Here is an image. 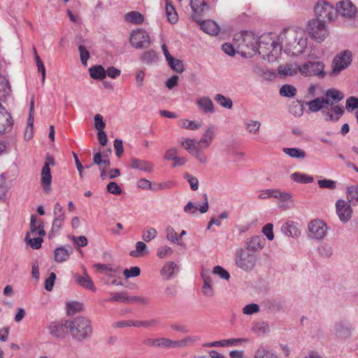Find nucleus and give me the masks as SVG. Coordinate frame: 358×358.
<instances>
[{
  "label": "nucleus",
  "instance_id": "nucleus-10",
  "mask_svg": "<svg viewBox=\"0 0 358 358\" xmlns=\"http://www.w3.org/2000/svg\"><path fill=\"white\" fill-rule=\"evenodd\" d=\"M308 236L315 240H322L327 236V227L324 222L316 219L308 224Z\"/></svg>",
  "mask_w": 358,
  "mask_h": 358
},
{
  "label": "nucleus",
  "instance_id": "nucleus-13",
  "mask_svg": "<svg viewBox=\"0 0 358 358\" xmlns=\"http://www.w3.org/2000/svg\"><path fill=\"white\" fill-rule=\"evenodd\" d=\"M336 15L340 14L341 16L352 18L357 13L356 7L350 0H343L337 3Z\"/></svg>",
  "mask_w": 358,
  "mask_h": 358
},
{
  "label": "nucleus",
  "instance_id": "nucleus-25",
  "mask_svg": "<svg viewBox=\"0 0 358 358\" xmlns=\"http://www.w3.org/2000/svg\"><path fill=\"white\" fill-rule=\"evenodd\" d=\"M29 233H31L32 234H38L41 236H44L45 235L43 222L41 219L37 220L36 215H31Z\"/></svg>",
  "mask_w": 358,
  "mask_h": 358
},
{
  "label": "nucleus",
  "instance_id": "nucleus-42",
  "mask_svg": "<svg viewBox=\"0 0 358 358\" xmlns=\"http://www.w3.org/2000/svg\"><path fill=\"white\" fill-rule=\"evenodd\" d=\"M125 20L133 24H140L143 22L144 17L138 11H131L125 15Z\"/></svg>",
  "mask_w": 358,
  "mask_h": 358
},
{
  "label": "nucleus",
  "instance_id": "nucleus-19",
  "mask_svg": "<svg viewBox=\"0 0 358 358\" xmlns=\"http://www.w3.org/2000/svg\"><path fill=\"white\" fill-rule=\"evenodd\" d=\"M206 12L203 13L201 17H200V21L196 22L200 24V27L204 32L212 36H216L220 32V27L217 23L213 20L202 21V17Z\"/></svg>",
  "mask_w": 358,
  "mask_h": 358
},
{
  "label": "nucleus",
  "instance_id": "nucleus-31",
  "mask_svg": "<svg viewBox=\"0 0 358 358\" xmlns=\"http://www.w3.org/2000/svg\"><path fill=\"white\" fill-rule=\"evenodd\" d=\"M215 136L214 127L210 126L203 134L201 140L199 141V145L202 148H207L211 144L213 139Z\"/></svg>",
  "mask_w": 358,
  "mask_h": 358
},
{
  "label": "nucleus",
  "instance_id": "nucleus-46",
  "mask_svg": "<svg viewBox=\"0 0 358 358\" xmlns=\"http://www.w3.org/2000/svg\"><path fill=\"white\" fill-rule=\"evenodd\" d=\"M290 177L292 180L299 183H310L313 181V178L312 176L299 172L292 173Z\"/></svg>",
  "mask_w": 358,
  "mask_h": 358
},
{
  "label": "nucleus",
  "instance_id": "nucleus-11",
  "mask_svg": "<svg viewBox=\"0 0 358 358\" xmlns=\"http://www.w3.org/2000/svg\"><path fill=\"white\" fill-rule=\"evenodd\" d=\"M236 40L239 42L236 45L237 51L240 52L242 55H245L248 50L251 49L254 50L256 48L254 41L255 38L247 33L238 36Z\"/></svg>",
  "mask_w": 358,
  "mask_h": 358
},
{
  "label": "nucleus",
  "instance_id": "nucleus-27",
  "mask_svg": "<svg viewBox=\"0 0 358 358\" xmlns=\"http://www.w3.org/2000/svg\"><path fill=\"white\" fill-rule=\"evenodd\" d=\"M247 338H230L224 339L212 343H206L205 345L208 347H225V346H233L237 345L242 343H246Z\"/></svg>",
  "mask_w": 358,
  "mask_h": 358
},
{
  "label": "nucleus",
  "instance_id": "nucleus-3",
  "mask_svg": "<svg viewBox=\"0 0 358 358\" xmlns=\"http://www.w3.org/2000/svg\"><path fill=\"white\" fill-rule=\"evenodd\" d=\"M257 255L245 248L239 250L236 255V265L245 271H251L257 264Z\"/></svg>",
  "mask_w": 358,
  "mask_h": 358
},
{
  "label": "nucleus",
  "instance_id": "nucleus-50",
  "mask_svg": "<svg viewBox=\"0 0 358 358\" xmlns=\"http://www.w3.org/2000/svg\"><path fill=\"white\" fill-rule=\"evenodd\" d=\"M157 59V53L153 50H149L148 51H145L141 55V61L145 64H152Z\"/></svg>",
  "mask_w": 358,
  "mask_h": 358
},
{
  "label": "nucleus",
  "instance_id": "nucleus-40",
  "mask_svg": "<svg viewBox=\"0 0 358 358\" xmlns=\"http://www.w3.org/2000/svg\"><path fill=\"white\" fill-rule=\"evenodd\" d=\"M306 104L308 106L310 112L315 113L323 109L326 103L324 98L322 97L316 98L309 102H307Z\"/></svg>",
  "mask_w": 358,
  "mask_h": 358
},
{
  "label": "nucleus",
  "instance_id": "nucleus-26",
  "mask_svg": "<svg viewBox=\"0 0 358 358\" xmlns=\"http://www.w3.org/2000/svg\"><path fill=\"white\" fill-rule=\"evenodd\" d=\"M326 105L332 106L334 103H338L344 98L343 94L336 90L329 89L325 93V97H323Z\"/></svg>",
  "mask_w": 358,
  "mask_h": 358
},
{
  "label": "nucleus",
  "instance_id": "nucleus-28",
  "mask_svg": "<svg viewBox=\"0 0 358 358\" xmlns=\"http://www.w3.org/2000/svg\"><path fill=\"white\" fill-rule=\"evenodd\" d=\"M73 252V249L71 247H59L57 248L54 251L55 261L57 263H62L69 259V256Z\"/></svg>",
  "mask_w": 358,
  "mask_h": 358
},
{
  "label": "nucleus",
  "instance_id": "nucleus-34",
  "mask_svg": "<svg viewBox=\"0 0 358 358\" xmlns=\"http://www.w3.org/2000/svg\"><path fill=\"white\" fill-rule=\"evenodd\" d=\"M203 280V285L202 287V293L208 298H211L214 296L215 292L212 287L213 280L210 275L202 274Z\"/></svg>",
  "mask_w": 358,
  "mask_h": 358
},
{
  "label": "nucleus",
  "instance_id": "nucleus-54",
  "mask_svg": "<svg viewBox=\"0 0 358 358\" xmlns=\"http://www.w3.org/2000/svg\"><path fill=\"white\" fill-rule=\"evenodd\" d=\"M215 101L217 102L221 106L230 109L232 108L233 102L231 99L225 97L224 95L218 94H216Z\"/></svg>",
  "mask_w": 358,
  "mask_h": 358
},
{
  "label": "nucleus",
  "instance_id": "nucleus-62",
  "mask_svg": "<svg viewBox=\"0 0 358 358\" xmlns=\"http://www.w3.org/2000/svg\"><path fill=\"white\" fill-rule=\"evenodd\" d=\"M213 273L222 279L228 280L230 278L229 273L220 266H215Z\"/></svg>",
  "mask_w": 358,
  "mask_h": 358
},
{
  "label": "nucleus",
  "instance_id": "nucleus-15",
  "mask_svg": "<svg viewBox=\"0 0 358 358\" xmlns=\"http://www.w3.org/2000/svg\"><path fill=\"white\" fill-rule=\"evenodd\" d=\"M93 163L98 165L100 171V178L102 180L106 179V169L110 166V162L107 155H102L100 152L94 154Z\"/></svg>",
  "mask_w": 358,
  "mask_h": 358
},
{
  "label": "nucleus",
  "instance_id": "nucleus-39",
  "mask_svg": "<svg viewBox=\"0 0 358 358\" xmlns=\"http://www.w3.org/2000/svg\"><path fill=\"white\" fill-rule=\"evenodd\" d=\"M166 13L168 20L171 24H175L178 21V15L175 10L174 6L172 5L171 0H166Z\"/></svg>",
  "mask_w": 358,
  "mask_h": 358
},
{
  "label": "nucleus",
  "instance_id": "nucleus-52",
  "mask_svg": "<svg viewBox=\"0 0 358 358\" xmlns=\"http://www.w3.org/2000/svg\"><path fill=\"white\" fill-rule=\"evenodd\" d=\"M68 315H75L83 308V304L77 301L69 302L66 305Z\"/></svg>",
  "mask_w": 358,
  "mask_h": 358
},
{
  "label": "nucleus",
  "instance_id": "nucleus-23",
  "mask_svg": "<svg viewBox=\"0 0 358 358\" xmlns=\"http://www.w3.org/2000/svg\"><path fill=\"white\" fill-rule=\"evenodd\" d=\"M205 202L201 205L199 208L196 203L189 201L187 203V205L184 207V211L186 213L194 215L199 210L201 213H205L208 211L209 208L208 201L207 195L204 194Z\"/></svg>",
  "mask_w": 358,
  "mask_h": 358
},
{
  "label": "nucleus",
  "instance_id": "nucleus-33",
  "mask_svg": "<svg viewBox=\"0 0 358 358\" xmlns=\"http://www.w3.org/2000/svg\"><path fill=\"white\" fill-rule=\"evenodd\" d=\"M299 72V66L294 64H286L278 67V73L282 76H292Z\"/></svg>",
  "mask_w": 358,
  "mask_h": 358
},
{
  "label": "nucleus",
  "instance_id": "nucleus-53",
  "mask_svg": "<svg viewBox=\"0 0 358 358\" xmlns=\"http://www.w3.org/2000/svg\"><path fill=\"white\" fill-rule=\"evenodd\" d=\"M169 66L177 73H182L184 71V65L181 60L174 57L167 61Z\"/></svg>",
  "mask_w": 358,
  "mask_h": 358
},
{
  "label": "nucleus",
  "instance_id": "nucleus-45",
  "mask_svg": "<svg viewBox=\"0 0 358 358\" xmlns=\"http://www.w3.org/2000/svg\"><path fill=\"white\" fill-rule=\"evenodd\" d=\"M348 202L353 205L358 204V185H352L347 187Z\"/></svg>",
  "mask_w": 358,
  "mask_h": 358
},
{
  "label": "nucleus",
  "instance_id": "nucleus-55",
  "mask_svg": "<svg viewBox=\"0 0 358 358\" xmlns=\"http://www.w3.org/2000/svg\"><path fill=\"white\" fill-rule=\"evenodd\" d=\"M112 296L108 299V301H116L120 303H128L129 296L127 295L125 292L117 293H111Z\"/></svg>",
  "mask_w": 358,
  "mask_h": 358
},
{
  "label": "nucleus",
  "instance_id": "nucleus-5",
  "mask_svg": "<svg viewBox=\"0 0 358 358\" xmlns=\"http://www.w3.org/2000/svg\"><path fill=\"white\" fill-rule=\"evenodd\" d=\"M300 73L306 77L317 76L323 78L326 76L324 64L320 61H308L299 66Z\"/></svg>",
  "mask_w": 358,
  "mask_h": 358
},
{
  "label": "nucleus",
  "instance_id": "nucleus-36",
  "mask_svg": "<svg viewBox=\"0 0 358 358\" xmlns=\"http://www.w3.org/2000/svg\"><path fill=\"white\" fill-rule=\"evenodd\" d=\"M199 108L205 113H213L214 106L212 100L206 96L201 97L197 100Z\"/></svg>",
  "mask_w": 358,
  "mask_h": 358
},
{
  "label": "nucleus",
  "instance_id": "nucleus-32",
  "mask_svg": "<svg viewBox=\"0 0 358 358\" xmlns=\"http://www.w3.org/2000/svg\"><path fill=\"white\" fill-rule=\"evenodd\" d=\"M34 108H30L29 117L27 121V127L24 133V138L29 140L34 136Z\"/></svg>",
  "mask_w": 358,
  "mask_h": 358
},
{
  "label": "nucleus",
  "instance_id": "nucleus-21",
  "mask_svg": "<svg viewBox=\"0 0 358 358\" xmlns=\"http://www.w3.org/2000/svg\"><path fill=\"white\" fill-rule=\"evenodd\" d=\"M266 240L262 236H255L248 239L245 243V249L255 252L264 248Z\"/></svg>",
  "mask_w": 358,
  "mask_h": 358
},
{
  "label": "nucleus",
  "instance_id": "nucleus-37",
  "mask_svg": "<svg viewBox=\"0 0 358 358\" xmlns=\"http://www.w3.org/2000/svg\"><path fill=\"white\" fill-rule=\"evenodd\" d=\"M255 358H278L276 352L264 346H260L255 352Z\"/></svg>",
  "mask_w": 358,
  "mask_h": 358
},
{
  "label": "nucleus",
  "instance_id": "nucleus-14",
  "mask_svg": "<svg viewBox=\"0 0 358 358\" xmlns=\"http://www.w3.org/2000/svg\"><path fill=\"white\" fill-rule=\"evenodd\" d=\"M190 6L193 11L192 18L198 22L200 21L203 13L210 10V6L206 0H191Z\"/></svg>",
  "mask_w": 358,
  "mask_h": 358
},
{
  "label": "nucleus",
  "instance_id": "nucleus-38",
  "mask_svg": "<svg viewBox=\"0 0 358 358\" xmlns=\"http://www.w3.org/2000/svg\"><path fill=\"white\" fill-rule=\"evenodd\" d=\"M90 76L96 80H103L106 77L105 69L101 65L93 66L89 69Z\"/></svg>",
  "mask_w": 358,
  "mask_h": 358
},
{
  "label": "nucleus",
  "instance_id": "nucleus-44",
  "mask_svg": "<svg viewBox=\"0 0 358 358\" xmlns=\"http://www.w3.org/2000/svg\"><path fill=\"white\" fill-rule=\"evenodd\" d=\"M24 241L29 244V245L32 249L38 250L41 248L43 239L41 236L36 238H31L30 233L27 232Z\"/></svg>",
  "mask_w": 358,
  "mask_h": 358
},
{
  "label": "nucleus",
  "instance_id": "nucleus-43",
  "mask_svg": "<svg viewBox=\"0 0 358 358\" xmlns=\"http://www.w3.org/2000/svg\"><path fill=\"white\" fill-rule=\"evenodd\" d=\"M283 152L292 158L304 159L306 157L305 151L297 148H285Z\"/></svg>",
  "mask_w": 358,
  "mask_h": 358
},
{
  "label": "nucleus",
  "instance_id": "nucleus-48",
  "mask_svg": "<svg viewBox=\"0 0 358 358\" xmlns=\"http://www.w3.org/2000/svg\"><path fill=\"white\" fill-rule=\"evenodd\" d=\"M157 348H177V343L176 341H173L167 338H157Z\"/></svg>",
  "mask_w": 358,
  "mask_h": 358
},
{
  "label": "nucleus",
  "instance_id": "nucleus-16",
  "mask_svg": "<svg viewBox=\"0 0 358 358\" xmlns=\"http://www.w3.org/2000/svg\"><path fill=\"white\" fill-rule=\"evenodd\" d=\"M15 180L14 176H10L8 172L2 173L0 175V199H3L6 196Z\"/></svg>",
  "mask_w": 358,
  "mask_h": 358
},
{
  "label": "nucleus",
  "instance_id": "nucleus-29",
  "mask_svg": "<svg viewBox=\"0 0 358 358\" xmlns=\"http://www.w3.org/2000/svg\"><path fill=\"white\" fill-rule=\"evenodd\" d=\"M202 148L199 145V142H194L187 151L193 157H194L200 163L206 164L208 162L207 157L201 150Z\"/></svg>",
  "mask_w": 358,
  "mask_h": 358
},
{
  "label": "nucleus",
  "instance_id": "nucleus-18",
  "mask_svg": "<svg viewBox=\"0 0 358 358\" xmlns=\"http://www.w3.org/2000/svg\"><path fill=\"white\" fill-rule=\"evenodd\" d=\"M11 116L0 103V134L10 130L12 127Z\"/></svg>",
  "mask_w": 358,
  "mask_h": 358
},
{
  "label": "nucleus",
  "instance_id": "nucleus-7",
  "mask_svg": "<svg viewBox=\"0 0 358 358\" xmlns=\"http://www.w3.org/2000/svg\"><path fill=\"white\" fill-rule=\"evenodd\" d=\"M352 55L348 50H344L336 56L332 62V70L330 72L331 76H338L343 70L348 68L352 62Z\"/></svg>",
  "mask_w": 358,
  "mask_h": 358
},
{
  "label": "nucleus",
  "instance_id": "nucleus-20",
  "mask_svg": "<svg viewBox=\"0 0 358 358\" xmlns=\"http://www.w3.org/2000/svg\"><path fill=\"white\" fill-rule=\"evenodd\" d=\"M334 331L337 337L346 338L351 335L352 328L348 322L338 321L334 326Z\"/></svg>",
  "mask_w": 358,
  "mask_h": 358
},
{
  "label": "nucleus",
  "instance_id": "nucleus-1",
  "mask_svg": "<svg viewBox=\"0 0 358 358\" xmlns=\"http://www.w3.org/2000/svg\"><path fill=\"white\" fill-rule=\"evenodd\" d=\"M300 38H303L302 33L294 29H285L278 36L277 41L272 40L269 36H262L259 38V52L269 56L270 54H278L282 47L286 50Z\"/></svg>",
  "mask_w": 358,
  "mask_h": 358
},
{
  "label": "nucleus",
  "instance_id": "nucleus-9",
  "mask_svg": "<svg viewBox=\"0 0 358 358\" xmlns=\"http://www.w3.org/2000/svg\"><path fill=\"white\" fill-rule=\"evenodd\" d=\"M69 327V320H61L50 322L48 329L52 336L64 338L67 334H70Z\"/></svg>",
  "mask_w": 358,
  "mask_h": 358
},
{
  "label": "nucleus",
  "instance_id": "nucleus-30",
  "mask_svg": "<svg viewBox=\"0 0 358 358\" xmlns=\"http://www.w3.org/2000/svg\"><path fill=\"white\" fill-rule=\"evenodd\" d=\"M307 46V38H300L299 40L296 41L293 45L288 48L287 52L293 55H299L302 54Z\"/></svg>",
  "mask_w": 358,
  "mask_h": 358
},
{
  "label": "nucleus",
  "instance_id": "nucleus-8",
  "mask_svg": "<svg viewBox=\"0 0 358 358\" xmlns=\"http://www.w3.org/2000/svg\"><path fill=\"white\" fill-rule=\"evenodd\" d=\"M129 41L131 46L136 49H145L150 45V37L148 33L143 29L133 31L131 33Z\"/></svg>",
  "mask_w": 358,
  "mask_h": 358
},
{
  "label": "nucleus",
  "instance_id": "nucleus-35",
  "mask_svg": "<svg viewBox=\"0 0 358 358\" xmlns=\"http://www.w3.org/2000/svg\"><path fill=\"white\" fill-rule=\"evenodd\" d=\"M178 271V265L173 262L166 263L161 270V274L166 279L169 280L173 277L175 272Z\"/></svg>",
  "mask_w": 358,
  "mask_h": 358
},
{
  "label": "nucleus",
  "instance_id": "nucleus-41",
  "mask_svg": "<svg viewBox=\"0 0 358 358\" xmlns=\"http://www.w3.org/2000/svg\"><path fill=\"white\" fill-rule=\"evenodd\" d=\"M10 92V87L6 78L0 74V100L5 99Z\"/></svg>",
  "mask_w": 358,
  "mask_h": 358
},
{
  "label": "nucleus",
  "instance_id": "nucleus-4",
  "mask_svg": "<svg viewBox=\"0 0 358 358\" xmlns=\"http://www.w3.org/2000/svg\"><path fill=\"white\" fill-rule=\"evenodd\" d=\"M307 31L310 37L319 43L323 41L329 35L325 22L318 19H312L308 22Z\"/></svg>",
  "mask_w": 358,
  "mask_h": 358
},
{
  "label": "nucleus",
  "instance_id": "nucleus-57",
  "mask_svg": "<svg viewBox=\"0 0 358 358\" xmlns=\"http://www.w3.org/2000/svg\"><path fill=\"white\" fill-rule=\"evenodd\" d=\"M317 250L320 256L324 258L329 257L333 252L331 246L327 243L320 245Z\"/></svg>",
  "mask_w": 358,
  "mask_h": 358
},
{
  "label": "nucleus",
  "instance_id": "nucleus-6",
  "mask_svg": "<svg viewBox=\"0 0 358 358\" xmlns=\"http://www.w3.org/2000/svg\"><path fill=\"white\" fill-rule=\"evenodd\" d=\"M317 19L331 22L336 16V9L327 1H319L314 7Z\"/></svg>",
  "mask_w": 358,
  "mask_h": 358
},
{
  "label": "nucleus",
  "instance_id": "nucleus-2",
  "mask_svg": "<svg viewBox=\"0 0 358 358\" xmlns=\"http://www.w3.org/2000/svg\"><path fill=\"white\" fill-rule=\"evenodd\" d=\"M69 330L72 338L78 341L88 338L92 334V327L90 320L85 317H77L69 320Z\"/></svg>",
  "mask_w": 358,
  "mask_h": 358
},
{
  "label": "nucleus",
  "instance_id": "nucleus-60",
  "mask_svg": "<svg viewBox=\"0 0 358 358\" xmlns=\"http://www.w3.org/2000/svg\"><path fill=\"white\" fill-rule=\"evenodd\" d=\"M317 184L320 188H327L334 189L336 188V182L330 179H322L317 180Z\"/></svg>",
  "mask_w": 358,
  "mask_h": 358
},
{
  "label": "nucleus",
  "instance_id": "nucleus-59",
  "mask_svg": "<svg viewBox=\"0 0 358 358\" xmlns=\"http://www.w3.org/2000/svg\"><path fill=\"white\" fill-rule=\"evenodd\" d=\"M166 238L168 241H171V243H176L178 245H180L177 233L174 231L173 228L171 226H169L166 228Z\"/></svg>",
  "mask_w": 358,
  "mask_h": 358
},
{
  "label": "nucleus",
  "instance_id": "nucleus-22",
  "mask_svg": "<svg viewBox=\"0 0 358 358\" xmlns=\"http://www.w3.org/2000/svg\"><path fill=\"white\" fill-rule=\"evenodd\" d=\"M84 275L83 276L76 273L73 275V278L76 282L81 287L89 289L92 292L96 291V287L92 278L88 275L85 268H83Z\"/></svg>",
  "mask_w": 358,
  "mask_h": 358
},
{
  "label": "nucleus",
  "instance_id": "nucleus-51",
  "mask_svg": "<svg viewBox=\"0 0 358 358\" xmlns=\"http://www.w3.org/2000/svg\"><path fill=\"white\" fill-rule=\"evenodd\" d=\"M245 126L249 133L257 134L259 131L261 122L257 120H248L245 122Z\"/></svg>",
  "mask_w": 358,
  "mask_h": 358
},
{
  "label": "nucleus",
  "instance_id": "nucleus-24",
  "mask_svg": "<svg viewBox=\"0 0 358 358\" xmlns=\"http://www.w3.org/2000/svg\"><path fill=\"white\" fill-rule=\"evenodd\" d=\"M153 164L151 162L137 158L131 159L130 167L133 169H138L145 172L151 173L153 171Z\"/></svg>",
  "mask_w": 358,
  "mask_h": 358
},
{
  "label": "nucleus",
  "instance_id": "nucleus-63",
  "mask_svg": "<svg viewBox=\"0 0 358 358\" xmlns=\"http://www.w3.org/2000/svg\"><path fill=\"white\" fill-rule=\"evenodd\" d=\"M157 235V230L155 228H150L143 233L142 238L144 241L149 242L154 239Z\"/></svg>",
  "mask_w": 358,
  "mask_h": 358
},
{
  "label": "nucleus",
  "instance_id": "nucleus-56",
  "mask_svg": "<svg viewBox=\"0 0 358 358\" xmlns=\"http://www.w3.org/2000/svg\"><path fill=\"white\" fill-rule=\"evenodd\" d=\"M94 267L101 272L109 271L114 273H119L121 271L120 267H115L112 264H96L94 265Z\"/></svg>",
  "mask_w": 358,
  "mask_h": 358
},
{
  "label": "nucleus",
  "instance_id": "nucleus-49",
  "mask_svg": "<svg viewBox=\"0 0 358 358\" xmlns=\"http://www.w3.org/2000/svg\"><path fill=\"white\" fill-rule=\"evenodd\" d=\"M280 94L282 96L292 98L296 94V89L291 85H283L280 89Z\"/></svg>",
  "mask_w": 358,
  "mask_h": 358
},
{
  "label": "nucleus",
  "instance_id": "nucleus-17",
  "mask_svg": "<svg viewBox=\"0 0 358 358\" xmlns=\"http://www.w3.org/2000/svg\"><path fill=\"white\" fill-rule=\"evenodd\" d=\"M52 175L50 169L48 166H43L41 173V185L45 194H49L51 190Z\"/></svg>",
  "mask_w": 358,
  "mask_h": 358
},
{
  "label": "nucleus",
  "instance_id": "nucleus-58",
  "mask_svg": "<svg viewBox=\"0 0 358 358\" xmlns=\"http://www.w3.org/2000/svg\"><path fill=\"white\" fill-rule=\"evenodd\" d=\"M181 127L182 128L186 129L196 130L201 127V123L199 122L191 121L185 119L182 120Z\"/></svg>",
  "mask_w": 358,
  "mask_h": 358
},
{
  "label": "nucleus",
  "instance_id": "nucleus-47",
  "mask_svg": "<svg viewBox=\"0 0 358 358\" xmlns=\"http://www.w3.org/2000/svg\"><path fill=\"white\" fill-rule=\"evenodd\" d=\"M148 253L147 245L144 242L138 241L136 243V250L130 252L129 255L134 257L143 256Z\"/></svg>",
  "mask_w": 358,
  "mask_h": 358
},
{
  "label": "nucleus",
  "instance_id": "nucleus-64",
  "mask_svg": "<svg viewBox=\"0 0 358 358\" xmlns=\"http://www.w3.org/2000/svg\"><path fill=\"white\" fill-rule=\"evenodd\" d=\"M259 310V306L257 303H250L243 308V313L245 315H252L258 313Z\"/></svg>",
  "mask_w": 358,
  "mask_h": 358
},
{
  "label": "nucleus",
  "instance_id": "nucleus-61",
  "mask_svg": "<svg viewBox=\"0 0 358 358\" xmlns=\"http://www.w3.org/2000/svg\"><path fill=\"white\" fill-rule=\"evenodd\" d=\"M123 274L127 279L137 277L141 274V269L138 266H132L130 268H126Z\"/></svg>",
  "mask_w": 358,
  "mask_h": 358
},
{
  "label": "nucleus",
  "instance_id": "nucleus-12",
  "mask_svg": "<svg viewBox=\"0 0 358 358\" xmlns=\"http://www.w3.org/2000/svg\"><path fill=\"white\" fill-rule=\"evenodd\" d=\"M350 202L338 199L336 203V213L342 222H347L352 217V209Z\"/></svg>",
  "mask_w": 358,
  "mask_h": 358
}]
</instances>
